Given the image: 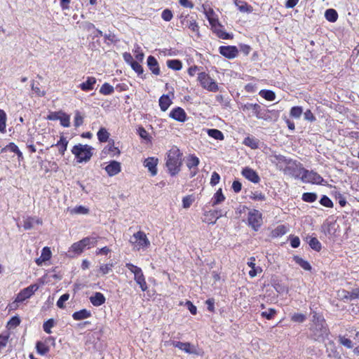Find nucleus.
Instances as JSON below:
<instances>
[{"label":"nucleus","mask_w":359,"mask_h":359,"mask_svg":"<svg viewBox=\"0 0 359 359\" xmlns=\"http://www.w3.org/2000/svg\"><path fill=\"white\" fill-rule=\"evenodd\" d=\"M182 153L176 146L172 147L167 152L165 165L171 176H175L180 172L182 165Z\"/></svg>","instance_id":"obj_1"},{"label":"nucleus","mask_w":359,"mask_h":359,"mask_svg":"<svg viewBox=\"0 0 359 359\" xmlns=\"http://www.w3.org/2000/svg\"><path fill=\"white\" fill-rule=\"evenodd\" d=\"M274 158L279 163L286 164L285 172H288V174L291 175L295 179H301V176L303 175V170L305 169L301 163L292 159H286V158L282 155H276Z\"/></svg>","instance_id":"obj_2"},{"label":"nucleus","mask_w":359,"mask_h":359,"mask_svg":"<svg viewBox=\"0 0 359 359\" xmlns=\"http://www.w3.org/2000/svg\"><path fill=\"white\" fill-rule=\"evenodd\" d=\"M97 238L94 237H85L78 242L74 243L68 250L69 257H75L83 253L86 248L90 249L97 245Z\"/></svg>","instance_id":"obj_3"},{"label":"nucleus","mask_w":359,"mask_h":359,"mask_svg":"<svg viewBox=\"0 0 359 359\" xmlns=\"http://www.w3.org/2000/svg\"><path fill=\"white\" fill-rule=\"evenodd\" d=\"M214 14L212 9H210L207 13V18L211 26V29L215 35L222 39H231L233 34H229L225 32L224 26L219 22L217 18H213L212 15Z\"/></svg>","instance_id":"obj_4"},{"label":"nucleus","mask_w":359,"mask_h":359,"mask_svg":"<svg viewBox=\"0 0 359 359\" xmlns=\"http://www.w3.org/2000/svg\"><path fill=\"white\" fill-rule=\"evenodd\" d=\"M93 148L88 144H76L72 149L78 163L88 162L93 156Z\"/></svg>","instance_id":"obj_5"},{"label":"nucleus","mask_w":359,"mask_h":359,"mask_svg":"<svg viewBox=\"0 0 359 359\" xmlns=\"http://www.w3.org/2000/svg\"><path fill=\"white\" fill-rule=\"evenodd\" d=\"M129 242L133 247V249L136 250H145L151 245L150 241L146 233L141 230L134 233L130 237Z\"/></svg>","instance_id":"obj_6"},{"label":"nucleus","mask_w":359,"mask_h":359,"mask_svg":"<svg viewBox=\"0 0 359 359\" xmlns=\"http://www.w3.org/2000/svg\"><path fill=\"white\" fill-rule=\"evenodd\" d=\"M126 266L134 274V280L140 285L142 291L146 292L148 290V285L142 269L132 263H126Z\"/></svg>","instance_id":"obj_7"},{"label":"nucleus","mask_w":359,"mask_h":359,"mask_svg":"<svg viewBox=\"0 0 359 359\" xmlns=\"http://www.w3.org/2000/svg\"><path fill=\"white\" fill-rule=\"evenodd\" d=\"M198 81L201 87L209 92L216 93L219 90L217 83L206 72H200L198 74Z\"/></svg>","instance_id":"obj_8"},{"label":"nucleus","mask_w":359,"mask_h":359,"mask_svg":"<svg viewBox=\"0 0 359 359\" xmlns=\"http://www.w3.org/2000/svg\"><path fill=\"white\" fill-rule=\"evenodd\" d=\"M262 214L256 209H252L249 211L248 215V224L252 229L257 231L262 225Z\"/></svg>","instance_id":"obj_9"},{"label":"nucleus","mask_w":359,"mask_h":359,"mask_svg":"<svg viewBox=\"0 0 359 359\" xmlns=\"http://www.w3.org/2000/svg\"><path fill=\"white\" fill-rule=\"evenodd\" d=\"M301 180L304 183L313 184H323V178L316 172L304 169L303 175L301 176Z\"/></svg>","instance_id":"obj_10"},{"label":"nucleus","mask_w":359,"mask_h":359,"mask_svg":"<svg viewBox=\"0 0 359 359\" xmlns=\"http://www.w3.org/2000/svg\"><path fill=\"white\" fill-rule=\"evenodd\" d=\"M39 286L36 284H32L22 290L15 298L16 302H22L29 298L39 289Z\"/></svg>","instance_id":"obj_11"},{"label":"nucleus","mask_w":359,"mask_h":359,"mask_svg":"<svg viewBox=\"0 0 359 359\" xmlns=\"http://www.w3.org/2000/svg\"><path fill=\"white\" fill-rule=\"evenodd\" d=\"M222 217L221 211L217 210H211L205 211L202 221L204 223L210 224H215L217 220Z\"/></svg>","instance_id":"obj_12"},{"label":"nucleus","mask_w":359,"mask_h":359,"mask_svg":"<svg viewBox=\"0 0 359 359\" xmlns=\"http://www.w3.org/2000/svg\"><path fill=\"white\" fill-rule=\"evenodd\" d=\"M219 53L228 59H233L238 54V49L235 46H222L219 48Z\"/></svg>","instance_id":"obj_13"},{"label":"nucleus","mask_w":359,"mask_h":359,"mask_svg":"<svg viewBox=\"0 0 359 359\" xmlns=\"http://www.w3.org/2000/svg\"><path fill=\"white\" fill-rule=\"evenodd\" d=\"M169 116L175 121L184 123L187 119V115L184 109L180 107H176L170 111Z\"/></svg>","instance_id":"obj_14"},{"label":"nucleus","mask_w":359,"mask_h":359,"mask_svg":"<svg viewBox=\"0 0 359 359\" xmlns=\"http://www.w3.org/2000/svg\"><path fill=\"white\" fill-rule=\"evenodd\" d=\"M180 18H181V23L183 25H184L186 27H188L193 32H195L197 34H198L199 27H198V23L196 22V20L193 17L189 16V15H187L184 17L181 15Z\"/></svg>","instance_id":"obj_15"},{"label":"nucleus","mask_w":359,"mask_h":359,"mask_svg":"<svg viewBox=\"0 0 359 359\" xmlns=\"http://www.w3.org/2000/svg\"><path fill=\"white\" fill-rule=\"evenodd\" d=\"M338 295L344 302L359 299V287L353 289L351 292L342 289L338 292Z\"/></svg>","instance_id":"obj_16"},{"label":"nucleus","mask_w":359,"mask_h":359,"mask_svg":"<svg viewBox=\"0 0 359 359\" xmlns=\"http://www.w3.org/2000/svg\"><path fill=\"white\" fill-rule=\"evenodd\" d=\"M242 175L250 182L257 184L260 182V177L257 172L253 169L246 167L242 170Z\"/></svg>","instance_id":"obj_17"},{"label":"nucleus","mask_w":359,"mask_h":359,"mask_svg":"<svg viewBox=\"0 0 359 359\" xmlns=\"http://www.w3.org/2000/svg\"><path fill=\"white\" fill-rule=\"evenodd\" d=\"M55 341L53 337H48L46 339L45 341H38L36 343V350L38 354L41 355H46L50 351V347L46 344L47 341Z\"/></svg>","instance_id":"obj_18"},{"label":"nucleus","mask_w":359,"mask_h":359,"mask_svg":"<svg viewBox=\"0 0 359 359\" xmlns=\"http://www.w3.org/2000/svg\"><path fill=\"white\" fill-rule=\"evenodd\" d=\"M104 170L109 177L115 176L121 171V163L116 161H111Z\"/></svg>","instance_id":"obj_19"},{"label":"nucleus","mask_w":359,"mask_h":359,"mask_svg":"<svg viewBox=\"0 0 359 359\" xmlns=\"http://www.w3.org/2000/svg\"><path fill=\"white\" fill-rule=\"evenodd\" d=\"M158 159L155 157H148L144 162V165L148 168L152 176H155L157 174V165Z\"/></svg>","instance_id":"obj_20"},{"label":"nucleus","mask_w":359,"mask_h":359,"mask_svg":"<svg viewBox=\"0 0 359 359\" xmlns=\"http://www.w3.org/2000/svg\"><path fill=\"white\" fill-rule=\"evenodd\" d=\"M147 66L149 70L156 76H158L161 73L158 62L156 57L153 55H149L147 60Z\"/></svg>","instance_id":"obj_21"},{"label":"nucleus","mask_w":359,"mask_h":359,"mask_svg":"<svg viewBox=\"0 0 359 359\" xmlns=\"http://www.w3.org/2000/svg\"><path fill=\"white\" fill-rule=\"evenodd\" d=\"M96 83L97 79L95 77L88 76L86 81L79 84V88L84 92H88L94 89Z\"/></svg>","instance_id":"obj_22"},{"label":"nucleus","mask_w":359,"mask_h":359,"mask_svg":"<svg viewBox=\"0 0 359 359\" xmlns=\"http://www.w3.org/2000/svg\"><path fill=\"white\" fill-rule=\"evenodd\" d=\"M199 162V158L195 155H190L188 157L187 165L190 170L194 169V170L191 172V177H194L196 175L198 170L197 167Z\"/></svg>","instance_id":"obj_23"},{"label":"nucleus","mask_w":359,"mask_h":359,"mask_svg":"<svg viewBox=\"0 0 359 359\" xmlns=\"http://www.w3.org/2000/svg\"><path fill=\"white\" fill-rule=\"evenodd\" d=\"M89 299L90 302L96 307L104 304L106 302L104 295L100 292H95L91 297H90Z\"/></svg>","instance_id":"obj_24"},{"label":"nucleus","mask_w":359,"mask_h":359,"mask_svg":"<svg viewBox=\"0 0 359 359\" xmlns=\"http://www.w3.org/2000/svg\"><path fill=\"white\" fill-rule=\"evenodd\" d=\"M172 345L173 346L178 348L180 350L185 351L186 353H192L191 349V344L189 342H181V341H165V345Z\"/></svg>","instance_id":"obj_25"},{"label":"nucleus","mask_w":359,"mask_h":359,"mask_svg":"<svg viewBox=\"0 0 359 359\" xmlns=\"http://www.w3.org/2000/svg\"><path fill=\"white\" fill-rule=\"evenodd\" d=\"M234 4L242 13H250L253 11L252 6L243 0H234Z\"/></svg>","instance_id":"obj_26"},{"label":"nucleus","mask_w":359,"mask_h":359,"mask_svg":"<svg viewBox=\"0 0 359 359\" xmlns=\"http://www.w3.org/2000/svg\"><path fill=\"white\" fill-rule=\"evenodd\" d=\"M248 265L249 267L251 268V270H250L248 274L251 278L255 277L258 273H262V269L261 267L255 266V257H251L249 259V261L248 262Z\"/></svg>","instance_id":"obj_27"},{"label":"nucleus","mask_w":359,"mask_h":359,"mask_svg":"<svg viewBox=\"0 0 359 359\" xmlns=\"http://www.w3.org/2000/svg\"><path fill=\"white\" fill-rule=\"evenodd\" d=\"M103 152L106 154H111L112 156H119L121 151L119 149L114 145L113 140H109L108 144L104 147Z\"/></svg>","instance_id":"obj_28"},{"label":"nucleus","mask_w":359,"mask_h":359,"mask_svg":"<svg viewBox=\"0 0 359 359\" xmlns=\"http://www.w3.org/2000/svg\"><path fill=\"white\" fill-rule=\"evenodd\" d=\"M243 110H245V109L252 110V111L254 112L255 115L256 116V117L257 118H262V116L260 114V112L262 111V108H261V106L257 103H255V104L247 103L243 105Z\"/></svg>","instance_id":"obj_29"},{"label":"nucleus","mask_w":359,"mask_h":359,"mask_svg":"<svg viewBox=\"0 0 359 359\" xmlns=\"http://www.w3.org/2000/svg\"><path fill=\"white\" fill-rule=\"evenodd\" d=\"M158 102L159 107L163 111H165L172 103L168 95L161 96Z\"/></svg>","instance_id":"obj_30"},{"label":"nucleus","mask_w":359,"mask_h":359,"mask_svg":"<svg viewBox=\"0 0 359 359\" xmlns=\"http://www.w3.org/2000/svg\"><path fill=\"white\" fill-rule=\"evenodd\" d=\"M225 196H224L222 193V189L219 188L213 195L211 203L212 206H215L218 204L222 203L225 201Z\"/></svg>","instance_id":"obj_31"},{"label":"nucleus","mask_w":359,"mask_h":359,"mask_svg":"<svg viewBox=\"0 0 359 359\" xmlns=\"http://www.w3.org/2000/svg\"><path fill=\"white\" fill-rule=\"evenodd\" d=\"M91 316L90 311L83 309L79 311H76L72 314V318L75 320H81Z\"/></svg>","instance_id":"obj_32"},{"label":"nucleus","mask_w":359,"mask_h":359,"mask_svg":"<svg viewBox=\"0 0 359 359\" xmlns=\"http://www.w3.org/2000/svg\"><path fill=\"white\" fill-rule=\"evenodd\" d=\"M287 231L288 229L285 225H278L271 231V236L273 238L281 237L283 235H285L287 232Z\"/></svg>","instance_id":"obj_33"},{"label":"nucleus","mask_w":359,"mask_h":359,"mask_svg":"<svg viewBox=\"0 0 359 359\" xmlns=\"http://www.w3.org/2000/svg\"><path fill=\"white\" fill-rule=\"evenodd\" d=\"M243 144L252 149H257L259 147V140L253 137H246L243 140Z\"/></svg>","instance_id":"obj_34"},{"label":"nucleus","mask_w":359,"mask_h":359,"mask_svg":"<svg viewBox=\"0 0 359 359\" xmlns=\"http://www.w3.org/2000/svg\"><path fill=\"white\" fill-rule=\"evenodd\" d=\"M114 267V264L111 263H107V264H102L100 266L99 269H97V276H104L108 274L110 271H112V268Z\"/></svg>","instance_id":"obj_35"},{"label":"nucleus","mask_w":359,"mask_h":359,"mask_svg":"<svg viewBox=\"0 0 359 359\" xmlns=\"http://www.w3.org/2000/svg\"><path fill=\"white\" fill-rule=\"evenodd\" d=\"M293 260L299 264L303 269L306 271H311L312 267L311 264L306 260H304L302 257L298 255H294L293 257Z\"/></svg>","instance_id":"obj_36"},{"label":"nucleus","mask_w":359,"mask_h":359,"mask_svg":"<svg viewBox=\"0 0 359 359\" xmlns=\"http://www.w3.org/2000/svg\"><path fill=\"white\" fill-rule=\"evenodd\" d=\"M68 141L66 137L61 136L60 140L56 143L55 146L57 147L59 153L63 156L67 150Z\"/></svg>","instance_id":"obj_37"},{"label":"nucleus","mask_w":359,"mask_h":359,"mask_svg":"<svg viewBox=\"0 0 359 359\" xmlns=\"http://www.w3.org/2000/svg\"><path fill=\"white\" fill-rule=\"evenodd\" d=\"M325 17L327 21L330 22H335L338 19V13L336 10L329 8L325 11Z\"/></svg>","instance_id":"obj_38"},{"label":"nucleus","mask_w":359,"mask_h":359,"mask_svg":"<svg viewBox=\"0 0 359 359\" xmlns=\"http://www.w3.org/2000/svg\"><path fill=\"white\" fill-rule=\"evenodd\" d=\"M109 133L105 128H100L97 133V139L100 142H109Z\"/></svg>","instance_id":"obj_39"},{"label":"nucleus","mask_w":359,"mask_h":359,"mask_svg":"<svg viewBox=\"0 0 359 359\" xmlns=\"http://www.w3.org/2000/svg\"><path fill=\"white\" fill-rule=\"evenodd\" d=\"M167 66L169 69L179 71L182 68V63L180 60H168L166 62Z\"/></svg>","instance_id":"obj_40"},{"label":"nucleus","mask_w":359,"mask_h":359,"mask_svg":"<svg viewBox=\"0 0 359 359\" xmlns=\"http://www.w3.org/2000/svg\"><path fill=\"white\" fill-rule=\"evenodd\" d=\"M207 133L210 137L217 140H223L224 139V134L218 129H208Z\"/></svg>","instance_id":"obj_41"},{"label":"nucleus","mask_w":359,"mask_h":359,"mask_svg":"<svg viewBox=\"0 0 359 359\" xmlns=\"http://www.w3.org/2000/svg\"><path fill=\"white\" fill-rule=\"evenodd\" d=\"M259 95L268 101H273L276 99V94L271 90H262L259 93Z\"/></svg>","instance_id":"obj_42"},{"label":"nucleus","mask_w":359,"mask_h":359,"mask_svg":"<svg viewBox=\"0 0 359 359\" xmlns=\"http://www.w3.org/2000/svg\"><path fill=\"white\" fill-rule=\"evenodd\" d=\"M114 92V87L109 83H104L102 85L100 89V93L104 95H109Z\"/></svg>","instance_id":"obj_43"},{"label":"nucleus","mask_w":359,"mask_h":359,"mask_svg":"<svg viewBox=\"0 0 359 359\" xmlns=\"http://www.w3.org/2000/svg\"><path fill=\"white\" fill-rule=\"evenodd\" d=\"M317 194L313 192H305L302 196V199L306 203H313L317 200Z\"/></svg>","instance_id":"obj_44"},{"label":"nucleus","mask_w":359,"mask_h":359,"mask_svg":"<svg viewBox=\"0 0 359 359\" xmlns=\"http://www.w3.org/2000/svg\"><path fill=\"white\" fill-rule=\"evenodd\" d=\"M309 246L315 251L320 252L322 249L320 242L316 237H312L309 241Z\"/></svg>","instance_id":"obj_45"},{"label":"nucleus","mask_w":359,"mask_h":359,"mask_svg":"<svg viewBox=\"0 0 359 359\" xmlns=\"http://www.w3.org/2000/svg\"><path fill=\"white\" fill-rule=\"evenodd\" d=\"M7 116L3 109H0V132L4 133L6 128Z\"/></svg>","instance_id":"obj_46"},{"label":"nucleus","mask_w":359,"mask_h":359,"mask_svg":"<svg viewBox=\"0 0 359 359\" xmlns=\"http://www.w3.org/2000/svg\"><path fill=\"white\" fill-rule=\"evenodd\" d=\"M303 112L302 107L295 106L292 107L290 110V116L294 118H299Z\"/></svg>","instance_id":"obj_47"},{"label":"nucleus","mask_w":359,"mask_h":359,"mask_svg":"<svg viewBox=\"0 0 359 359\" xmlns=\"http://www.w3.org/2000/svg\"><path fill=\"white\" fill-rule=\"evenodd\" d=\"M10 338V333L6 332L0 334V352L5 348Z\"/></svg>","instance_id":"obj_48"},{"label":"nucleus","mask_w":359,"mask_h":359,"mask_svg":"<svg viewBox=\"0 0 359 359\" xmlns=\"http://www.w3.org/2000/svg\"><path fill=\"white\" fill-rule=\"evenodd\" d=\"M276 313H277V311L275 309L270 308L268 309L267 311H262L261 313V316L267 320H271L275 317Z\"/></svg>","instance_id":"obj_49"},{"label":"nucleus","mask_w":359,"mask_h":359,"mask_svg":"<svg viewBox=\"0 0 359 359\" xmlns=\"http://www.w3.org/2000/svg\"><path fill=\"white\" fill-rule=\"evenodd\" d=\"M339 343L347 348H352L353 347L352 341L346 338L345 336H339Z\"/></svg>","instance_id":"obj_50"},{"label":"nucleus","mask_w":359,"mask_h":359,"mask_svg":"<svg viewBox=\"0 0 359 359\" xmlns=\"http://www.w3.org/2000/svg\"><path fill=\"white\" fill-rule=\"evenodd\" d=\"M54 320L53 318H50L43 323V329L47 334H50L52 332L51 329L54 327Z\"/></svg>","instance_id":"obj_51"},{"label":"nucleus","mask_w":359,"mask_h":359,"mask_svg":"<svg viewBox=\"0 0 359 359\" xmlns=\"http://www.w3.org/2000/svg\"><path fill=\"white\" fill-rule=\"evenodd\" d=\"M320 203L324 207L332 208L334 206L333 202L332 200L327 196L326 195H323L320 199Z\"/></svg>","instance_id":"obj_52"},{"label":"nucleus","mask_w":359,"mask_h":359,"mask_svg":"<svg viewBox=\"0 0 359 359\" xmlns=\"http://www.w3.org/2000/svg\"><path fill=\"white\" fill-rule=\"evenodd\" d=\"M51 250L49 247H44L41 250V260H44L45 262L48 261L51 258Z\"/></svg>","instance_id":"obj_53"},{"label":"nucleus","mask_w":359,"mask_h":359,"mask_svg":"<svg viewBox=\"0 0 359 359\" xmlns=\"http://www.w3.org/2000/svg\"><path fill=\"white\" fill-rule=\"evenodd\" d=\"M130 67L138 75H140L144 72L142 66L137 61H132L130 62Z\"/></svg>","instance_id":"obj_54"},{"label":"nucleus","mask_w":359,"mask_h":359,"mask_svg":"<svg viewBox=\"0 0 359 359\" xmlns=\"http://www.w3.org/2000/svg\"><path fill=\"white\" fill-rule=\"evenodd\" d=\"M69 299V294L65 293L60 296L59 299L57 301V306L60 309H64L65 307V302Z\"/></svg>","instance_id":"obj_55"},{"label":"nucleus","mask_w":359,"mask_h":359,"mask_svg":"<svg viewBox=\"0 0 359 359\" xmlns=\"http://www.w3.org/2000/svg\"><path fill=\"white\" fill-rule=\"evenodd\" d=\"M161 18L163 20L170 22L173 18L172 11L168 8L163 10L161 13Z\"/></svg>","instance_id":"obj_56"},{"label":"nucleus","mask_w":359,"mask_h":359,"mask_svg":"<svg viewBox=\"0 0 359 359\" xmlns=\"http://www.w3.org/2000/svg\"><path fill=\"white\" fill-rule=\"evenodd\" d=\"M194 201L191 195H188L182 198V206L184 208H189Z\"/></svg>","instance_id":"obj_57"},{"label":"nucleus","mask_w":359,"mask_h":359,"mask_svg":"<svg viewBox=\"0 0 359 359\" xmlns=\"http://www.w3.org/2000/svg\"><path fill=\"white\" fill-rule=\"evenodd\" d=\"M20 324V319L18 316L12 317L7 323V327L9 328L15 327Z\"/></svg>","instance_id":"obj_58"},{"label":"nucleus","mask_w":359,"mask_h":359,"mask_svg":"<svg viewBox=\"0 0 359 359\" xmlns=\"http://www.w3.org/2000/svg\"><path fill=\"white\" fill-rule=\"evenodd\" d=\"M250 198L254 201H264L266 198L264 194L259 191L252 192Z\"/></svg>","instance_id":"obj_59"},{"label":"nucleus","mask_w":359,"mask_h":359,"mask_svg":"<svg viewBox=\"0 0 359 359\" xmlns=\"http://www.w3.org/2000/svg\"><path fill=\"white\" fill-rule=\"evenodd\" d=\"M74 123V126H76V127H79V126H81L83 123V118L81 116V113L78 111H76V113H75Z\"/></svg>","instance_id":"obj_60"},{"label":"nucleus","mask_w":359,"mask_h":359,"mask_svg":"<svg viewBox=\"0 0 359 359\" xmlns=\"http://www.w3.org/2000/svg\"><path fill=\"white\" fill-rule=\"evenodd\" d=\"M291 320L296 323H303L306 320V316L302 313H296L292 315Z\"/></svg>","instance_id":"obj_61"},{"label":"nucleus","mask_w":359,"mask_h":359,"mask_svg":"<svg viewBox=\"0 0 359 359\" xmlns=\"http://www.w3.org/2000/svg\"><path fill=\"white\" fill-rule=\"evenodd\" d=\"M88 209L82 206V205H79V206H76L72 210V213H75V214H83V215H86V214H88Z\"/></svg>","instance_id":"obj_62"},{"label":"nucleus","mask_w":359,"mask_h":359,"mask_svg":"<svg viewBox=\"0 0 359 359\" xmlns=\"http://www.w3.org/2000/svg\"><path fill=\"white\" fill-rule=\"evenodd\" d=\"M60 124L65 128L70 126V119L69 116L63 114V116L60 118Z\"/></svg>","instance_id":"obj_63"},{"label":"nucleus","mask_w":359,"mask_h":359,"mask_svg":"<svg viewBox=\"0 0 359 359\" xmlns=\"http://www.w3.org/2000/svg\"><path fill=\"white\" fill-rule=\"evenodd\" d=\"M33 227V218L31 217H27L23 221V228L25 230L31 229Z\"/></svg>","instance_id":"obj_64"}]
</instances>
